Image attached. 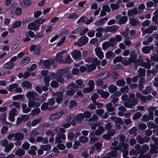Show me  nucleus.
Wrapping results in <instances>:
<instances>
[{"label":"nucleus","mask_w":158,"mask_h":158,"mask_svg":"<svg viewBox=\"0 0 158 158\" xmlns=\"http://www.w3.org/2000/svg\"><path fill=\"white\" fill-rule=\"evenodd\" d=\"M9 114L15 116L17 114L16 110L15 108H12L9 111Z\"/></svg>","instance_id":"63"},{"label":"nucleus","mask_w":158,"mask_h":158,"mask_svg":"<svg viewBox=\"0 0 158 158\" xmlns=\"http://www.w3.org/2000/svg\"><path fill=\"white\" fill-rule=\"evenodd\" d=\"M155 110V107H151L148 108V110L149 111V117L148 115H144L142 117V120L144 122H147L149 119H153L154 118L153 116V111Z\"/></svg>","instance_id":"8"},{"label":"nucleus","mask_w":158,"mask_h":158,"mask_svg":"<svg viewBox=\"0 0 158 158\" xmlns=\"http://www.w3.org/2000/svg\"><path fill=\"white\" fill-rule=\"evenodd\" d=\"M75 118L77 123H80L84 119L83 114L82 113L78 114L75 116Z\"/></svg>","instance_id":"27"},{"label":"nucleus","mask_w":158,"mask_h":158,"mask_svg":"<svg viewBox=\"0 0 158 158\" xmlns=\"http://www.w3.org/2000/svg\"><path fill=\"white\" fill-rule=\"evenodd\" d=\"M104 130L103 127L100 126L98 127V129L95 131V133L94 131L90 132L89 135L90 141L93 142L96 141L98 139L95 137V135H101L103 132Z\"/></svg>","instance_id":"3"},{"label":"nucleus","mask_w":158,"mask_h":158,"mask_svg":"<svg viewBox=\"0 0 158 158\" xmlns=\"http://www.w3.org/2000/svg\"><path fill=\"white\" fill-rule=\"evenodd\" d=\"M106 58L107 59H112L114 55L111 51H109L105 53Z\"/></svg>","instance_id":"44"},{"label":"nucleus","mask_w":158,"mask_h":158,"mask_svg":"<svg viewBox=\"0 0 158 158\" xmlns=\"http://www.w3.org/2000/svg\"><path fill=\"white\" fill-rule=\"evenodd\" d=\"M154 16L152 17L153 21H156L158 17V10H156L154 13Z\"/></svg>","instance_id":"64"},{"label":"nucleus","mask_w":158,"mask_h":158,"mask_svg":"<svg viewBox=\"0 0 158 158\" xmlns=\"http://www.w3.org/2000/svg\"><path fill=\"white\" fill-rule=\"evenodd\" d=\"M37 94L34 92L30 91L28 92L26 94V96L27 99L29 100H33L35 97V96H37Z\"/></svg>","instance_id":"17"},{"label":"nucleus","mask_w":158,"mask_h":158,"mask_svg":"<svg viewBox=\"0 0 158 158\" xmlns=\"http://www.w3.org/2000/svg\"><path fill=\"white\" fill-rule=\"evenodd\" d=\"M107 20L106 17L103 18L99 21L95 23L94 24L97 26H99L102 25L105 23Z\"/></svg>","instance_id":"23"},{"label":"nucleus","mask_w":158,"mask_h":158,"mask_svg":"<svg viewBox=\"0 0 158 158\" xmlns=\"http://www.w3.org/2000/svg\"><path fill=\"white\" fill-rule=\"evenodd\" d=\"M0 145L3 147H5L8 144V141L7 139H4L0 141Z\"/></svg>","instance_id":"60"},{"label":"nucleus","mask_w":158,"mask_h":158,"mask_svg":"<svg viewBox=\"0 0 158 158\" xmlns=\"http://www.w3.org/2000/svg\"><path fill=\"white\" fill-rule=\"evenodd\" d=\"M21 86L24 89H28L31 88L32 85L29 82L25 81L22 83Z\"/></svg>","instance_id":"18"},{"label":"nucleus","mask_w":158,"mask_h":158,"mask_svg":"<svg viewBox=\"0 0 158 158\" xmlns=\"http://www.w3.org/2000/svg\"><path fill=\"white\" fill-rule=\"evenodd\" d=\"M108 156L103 157L102 158H111V156L116 157L117 155V152L116 151H112L108 153Z\"/></svg>","instance_id":"32"},{"label":"nucleus","mask_w":158,"mask_h":158,"mask_svg":"<svg viewBox=\"0 0 158 158\" xmlns=\"http://www.w3.org/2000/svg\"><path fill=\"white\" fill-rule=\"evenodd\" d=\"M153 46H148L143 47L142 49V51L145 53H148L150 52L151 49H154Z\"/></svg>","instance_id":"26"},{"label":"nucleus","mask_w":158,"mask_h":158,"mask_svg":"<svg viewBox=\"0 0 158 158\" xmlns=\"http://www.w3.org/2000/svg\"><path fill=\"white\" fill-rule=\"evenodd\" d=\"M76 83L77 84L78 88H82L84 86V85L83 84V82L82 80L81 79H78L75 81Z\"/></svg>","instance_id":"34"},{"label":"nucleus","mask_w":158,"mask_h":158,"mask_svg":"<svg viewBox=\"0 0 158 158\" xmlns=\"http://www.w3.org/2000/svg\"><path fill=\"white\" fill-rule=\"evenodd\" d=\"M40 48L39 46H35V45H32L30 47V51H34V52L35 54H39L40 52Z\"/></svg>","instance_id":"16"},{"label":"nucleus","mask_w":158,"mask_h":158,"mask_svg":"<svg viewBox=\"0 0 158 158\" xmlns=\"http://www.w3.org/2000/svg\"><path fill=\"white\" fill-rule=\"evenodd\" d=\"M41 148L42 150L44 151H48L50 149L51 147L50 145L47 144L45 145H41Z\"/></svg>","instance_id":"55"},{"label":"nucleus","mask_w":158,"mask_h":158,"mask_svg":"<svg viewBox=\"0 0 158 158\" xmlns=\"http://www.w3.org/2000/svg\"><path fill=\"white\" fill-rule=\"evenodd\" d=\"M76 90L74 89H71L69 90H68L66 92V94L69 96H72L73 94L75 93Z\"/></svg>","instance_id":"58"},{"label":"nucleus","mask_w":158,"mask_h":158,"mask_svg":"<svg viewBox=\"0 0 158 158\" xmlns=\"http://www.w3.org/2000/svg\"><path fill=\"white\" fill-rule=\"evenodd\" d=\"M110 73H109L106 71H104L100 73L97 76L103 79L108 77L110 76Z\"/></svg>","instance_id":"24"},{"label":"nucleus","mask_w":158,"mask_h":158,"mask_svg":"<svg viewBox=\"0 0 158 158\" xmlns=\"http://www.w3.org/2000/svg\"><path fill=\"white\" fill-rule=\"evenodd\" d=\"M25 153V152L22 149L19 148L18 149L15 153V154L19 156H22Z\"/></svg>","instance_id":"57"},{"label":"nucleus","mask_w":158,"mask_h":158,"mask_svg":"<svg viewBox=\"0 0 158 158\" xmlns=\"http://www.w3.org/2000/svg\"><path fill=\"white\" fill-rule=\"evenodd\" d=\"M52 60H45L44 61V65L47 68H49L51 63H53Z\"/></svg>","instance_id":"41"},{"label":"nucleus","mask_w":158,"mask_h":158,"mask_svg":"<svg viewBox=\"0 0 158 158\" xmlns=\"http://www.w3.org/2000/svg\"><path fill=\"white\" fill-rule=\"evenodd\" d=\"M129 145L127 143H120L119 144L118 146L113 147V148L115 150H121V151H123V156L124 157L126 156L128 154V151L125 148H128Z\"/></svg>","instance_id":"5"},{"label":"nucleus","mask_w":158,"mask_h":158,"mask_svg":"<svg viewBox=\"0 0 158 158\" xmlns=\"http://www.w3.org/2000/svg\"><path fill=\"white\" fill-rule=\"evenodd\" d=\"M66 52L65 50H63L58 52L56 54V57L52 60L53 64H56L59 63H64L63 58L64 54Z\"/></svg>","instance_id":"4"},{"label":"nucleus","mask_w":158,"mask_h":158,"mask_svg":"<svg viewBox=\"0 0 158 158\" xmlns=\"http://www.w3.org/2000/svg\"><path fill=\"white\" fill-rule=\"evenodd\" d=\"M15 139H13V141L15 140H20L23 139L24 137V135L21 132H18L15 134Z\"/></svg>","instance_id":"25"},{"label":"nucleus","mask_w":158,"mask_h":158,"mask_svg":"<svg viewBox=\"0 0 158 158\" xmlns=\"http://www.w3.org/2000/svg\"><path fill=\"white\" fill-rule=\"evenodd\" d=\"M40 112V110L39 108H37L32 110L31 112V114L33 116L37 115Z\"/></svg>","instance_id":"54"},{"label":"nucleus","mask_w":158,"mask_h":158,"mask_svg":"<svg viewBox=\"0 0 158 158\" xmlns=\"http://www.w3.org/2000/svg\"><path fill=\"white\" fill-rule=\"evenodd\" d=\"M115 133V131L114 130H109L108 131L107 134L103 135V138L104 139L108 140L110 139V136H113Z\"/></svg>","instance_id":"20"},{"label":"nucleus","mask_w":158,"mask_h":158,"mask_svg":"<svg viewBox=\"0 0 158 158\" xmlns=\"http://www.w3.org/2000/svg\"><path fill=\"white\" fill-rule=\"evenodd\" d=\"M145 8V5L144 4L140 5L138 8H135L131 10L127 11L128 16H132L134 15H139L142 13Z\"/></svg>","instance_id":"2"},{"label":"nucleus","mask_w":158,"mask_h":158,"mask_svg":"<svg viewBox=\"0 0 158 158\" xmlns=\"http://www.w3.org/2000/svg\"><path fill=\"white\" fill-rule=\"evenodd\" d=\"M125 82L122 80H118L116 82L117 85L119 86H123L125 84Z\"/></svg>","instance_id":"61"},{"label":"nucleus","mask_w":158,"mask_h":158,"mask_svg":"<svg viewBox=\"0 0 158 158\" xmlns=\"http://www.w3.org/2000/svg\"><path fill=\"white\" fill-rule=\"evenodd\" d=\"M35 22V21L29 23L27 26V28L28 29L32 30L34 31H38L39 29L40 26L36 24Z\"/></svg>","instance_id":"12"},{"label":"nucleus","mask_w":158,"mask_h":158,"mask_svg":"<svg viewBox=\"0 0 158 158\" xmlns=\"http://www.w3.org/2000/svg\"><path fill=\"white\" fill-rule=\"evenodd\" d=\"M64 114V112L62 111L60 112L53 114H51L49 117L50 120L54 121L56 119H58L61 117Z\"/></svg>","instance_id":"11"},{"label":"nucleus","mask_w":158,"mask_h":158,"mask_svg":"<svg viewBox=\"0 0 158 158\" xmlns=\"http://www.w3.org/2000/svg\"><path fill=\"white\" fill-rule=\"evenodd\" d=\"M71 55L73 58L75 59H79L81 56L80 51L77 49L73 50L71 53Z\"/></svg>","instance_id":"15"},{"label":"nucleus","mask_w":158,"mask_h":158,"mask_svg":"<svg viewBox=\"0 0 158 158\" xmlns=\"http://www.w3.org/2000/svg\"><path fill=\"white\" fill-rule=\"evenodd\" d=\"M28 105L29 107H39L40 106V103H36L34 101H32L31 100H29Z\"/></svg>","instance_id":"31"},{"label":"nucleus","mask_w":158,"mask_h":158,"mask_svg":"<svg viewBox=\"0 0 158 158\" xmlns=\"http://www.w3.org/2000/svg\"><path fill=\"white\" fill-rule=\"evenodd\" d=\"M96 30L97 32L96 33V36L98 37H100L102 35V33L103 31V29L99 27L96 29Z\"/></svg>","instance_id":"48"},{"label":"nucleus","mask_w":158,"mask_h":158,"mask_svg":"<svg viewBox=\"0 0 158 158\" xmlns=\"http://www.w3.org/2000/svg\"><path fill=\"white\" fill-rule=\"evenodd\" d=\"M22 107L23 111L24 113H27L31 110V109L29 107H27V105L25 104H22Z\"/></svg>","instance_id":"46"},{"label":"nucleus","mask_w":158,"mask_h":158,"mask_svg":"<svg viewBox=\"0 0 158 158\" xmlns=\"http://www.w3.org/2000/svg\"><path fill=\"white\" fill-rule=\"evenodd\" d=\"M56 97V101L57 103H60L63 99L62 93L61 92H58L55 94Z\"/></svg>","instance_id":"22"},{"label":"nucleus","mask_w":158,"mask_h":158,"mask_svg":"<svg viewBox=\"0 0 158 158\" xmlns=\"http://www.w3.org/2000/svg\"><path fill=\"white\" fill-rule=\"evenodd\" d=\"M139 74L138 76L139 77H143L145 75L146 70L145 69L142 68H139L138 71Z\"/></svg>","instance_id":"45"},{"label":"nucleus","mask_w":158,"mask_h":158,"mask_svg":"<svg viewBox=\"0 0 158 158\" xmlns=\"http://www.w3.org/2000/svg\"><path fill=\"white\" fill-rule=\"evenodd\" d=\"M14 63L11 62H8L5 63L4 67L5 68L10 69H12L14 66Z\"/></svg>","instance_id":"40"},{"label":"nucleus","mask_w":158,"mask_h":158,"mask_svg":"<svg viewBox=\"0 0 158 158\" xmlns=\"http://www.w3.org/2000/svg\"><path fill=\"white\" fill-rule=\"evenodd\" d=\"M7 89L10 92L15 91L17 93H20L22 92V89L21 88L18 87L16 83H13L8 86L6 87Z\"/></svg>","instance_id":"7"},{"label":"nucleus","mask_w":158,"mask_h":158,"mask_svg":"<svg viewBox=\"0 0 158 158\" xmlns=\"http://www.w3.org/2000/svg\"><path fill=\"white\" fill-rule=\"evenodd\" d=\"M116 19H119V23L120 24H124L127 21L128 18L126 16H121L120 17V15H117L115 17Z\"/></svg>","instance_id":"19"},{"label":"nucleus","mask_w":158,"mask_h":158,"mask_svg":"<svg viewBox=\"0 0 158 158\" xmlns=\"http://www.w3.org/2000/svg\"><path fill=\"white\" fill-rule=\"evenodd\" d=\"M30 60V58L29 57H24L22 60L21 64L23 66L26 65L29 62Z\"/></svg>","instance_id":"37"},{"label":"nucleus","mask_w":158,"mask_h":158,"mask_svg":"<svg viewBox=\"0 0 158 158\" xmlns=\"http://www.w3.org/2000/svg\"><path fill=\"white\" fill-rule=\"evenodd\" d=\"M86 66L87 68V70L88 72H90L94 70L96 68V66L94 64H86Z\"/></svg>","instance_id":"43"},{"label":"nucleus","mask_w":158,"mask_h":158,"mask_svg":"<svg viewBox=\"0 0 158 158\" xmlns=\"http://www.w3.org/2000/svg\"><path fill=\"white\" fill-rule=\"evenodd\" d=\"M117 88L115 85H110L108 87V90L109 92L111 93L114 92L117 90Z\"/></svg>","instance_id":"35"},{"label":"nucleus","mask_w":158,"mask_h":158,"mask_svg":"<svg viewBox=\"0 0 158 158\" xmlns=\"http://www.w3.org/2000/svg\"><path fill=\"white\" fill-rule=\"evenodd\" d=\"M137 58V55L131 53H130V57L129 59H127L126 57L123 58L122 63L125 65H128L133 62H134L136 65H140L142 60L140 59L136 60Z\"/></svg>","instance_id":"1"},{"label":"nucleus","mask_w":158,"mask_h":158,"mask_svg":"<svg viewBox=\"0 0 158 158\" xmlns=\"http://www.w3.org/2000/svg\"><path fill=\"white\" fill-rule=\"evenodd\" d=\"M72 116L70 115H68L66 117V120L68 122V123H71L73 126H75L76 125V123L75 121L72 120Z\"/></svg>","instance_id":"33"},{"label":"nucleus","mask_w":158,"mask_h":158,"mask_svg":"<svg viewBox=\"0 0 158 158\" xmlns=\"http://www.w3.org/2000/svg\"><path fill=\"white\" fill-rule=\"evenodd\" d=\"M21 25V23L19 21L15 22L13 25V27L14 29H16L17 28L19 27Z\"/></svg>","instance_id":"62"},{"label":"nucleus","mask_w":158,"mask_h":158,"mask_svg":"<svg viewBox=\"0 0 158 158\" xmlns=\"http://www.w3.org/2000/svg\"><path fill=\"white\" fill-rule=\"evenodd\" d=\"M151 96H148L147 97L143 96L141 99L142 101L145 102L149 101L151 98Z\"/></svg>","instance_id":"52"},{"label":"nucleus","mask_w":158,"mask_h":158,"mask_svg":"<svg viewBox=\"0 0 158 158\" xmlns=\"http://www.w3.org/2000/svg\"><path fill=\"white\" fill-rule=\"evenodd\" d=\"M48 20V19L46 18H44L35 20V22L37 24H41L44 22H46Z\"/></svg>","instance_id":"36"},{"label":"nucleus","mask_w":158,"mask_h":158,"mask_svg":"<svg viewBox=\"0 0 158 158\" xmlns=\"http://www.w3.org/2000/svg\"><path fill=\"white\" fill-rule=\"evenodd\" d=\"M110 118L113 120H114V122L116 124H121L122 122V119L119 117L112 116L110 117Z\"/></svg>","instance_id":"30"},{"label":"nucleus","mask_w":158,"mask_h":158,"mask_svg":"<svg viewBox=\"0 0 158 158\" xmlns=\"http://www.w3.org/2000/svg\"><path fill=\"white\" fill-rule=\"evenodd\" d=\"M97 92L98 93L100 94L101 97L105 98H107L109 95L108 92H104L101 89H98Z\"/></svg>","instance_id":"21"},{"label":"nucleus","mask_w":158,"mask_h":158,"mask_svg":"<svg viewBox=\"0 0 158 158\" xmlns=\"http://www.w3.org/2000/svg\"><path fill=\"white\" fill-rule=\"evenodd\" d=\"M129 98L133 99L132 102L131 101H127L124 103V106L125 107L128 108H131L133 106L138 104V101L137 99L134 98L135 95L133 94H131L129 95Z\"/></svg>","instance_id":"6"},{"label":"nucleus","mask_w":158,"mask_h":158,"mask_svg":"<svg viewBox=\"0 0 158 158\" xmlns=\"http://www.w3.org/2000/svg\"><path fill=\"white\" fill-rule=\"evenodd\" d=\"M87 20V18L84 16H81L77 21V23L86 22Z\"/></svg>","instance_id":"50"},{"label":"nucleus","mask_w":158,"mask_h":158,"mask_svg":"<svg viewBox=\"0 0 158 158\" xmlns=\"http://www.w3.org/2000/svg\"><path fill=\"white\" fill-rule=\"evenodd\" d=\"M130 24L132 26H136L139 24V22L136 19L134 18L129 19Z\"/></svg>","instance_id":"38"},{"label":"nucleus","mask_w":158,"mask_h":158,"mask_svg":"<svg viewBox=\"0 0 158 158\" xmlns=\"http://www.w3.org/2000/svg\"><path fill=\"white\" fill-rule=\"evenodd\" d=\"M88 41V38L86 36H83L79 38L77 42L74 43V45L81 46L86 44Z\"/></svg>","instance_id":"9"},{"label":"nucleus","mask_w":158,"mask_h":158,"mask_svg":"<svg viewBox=\"0 0 158 158\" xmlns=\"http://www.w3.org/2000/svg\"><path fill=\"white\" fill-rule=\"evenodd\" d=\"M59 129L57 128H56L54 131L57 133V135L55 137V141L57 143H60L62 142V140L60 138L63 140L65 139L66 137L65 135L63 133L58 131Z\"/></svg>","instance_id":"10"},{"label":"nucleus","mask_w":158,"mask_h":158,"mask_svg":"<svg viewBox=\"0 0 158 158\" xmlns=\"http://www.w3.org/2000/svg\"><path fill=\"white\" fill-rule=\"evenodd\" d=\"M36 141L37 142H40L43 141V143L46 144L48 143V138H44L41 136H38L36 138Z\"/></svg>","instance_id":"28"},{"label":"nucleus","mask_w":158,"mask_h":158,"mask_svg":"<svg viewBox=\"0 0 158 158\" xmlns=\"http://www.w3.org/2000/svg\"><path fill=\"white\" fill-rule=\"evenodd\" d=\"M102 146V144L100 143H96L94 144L93 146L95 147V150H97L99 152L100 151V149L101 148Z\"/></svg>","instance_id":"53"},{"label":"nucleus","mask_w":158,"mask_h":158,"mask_svg":"<svg viewBox=\"0 0 158 158\" xmlns=\"http://www.w3.org/2000/svg\"><path fill=\"white\" fill-rule=\"evenodd\" d=\"M112 103H108L106 106L107 110L110 112H112L114 110V109L113 107H112Z\"/></svg>","instance_id":"51"},{"label":"nucleus","mask_w":158,"mask_h":158,"mask_svg":"<svg viewBox=\"0 0 158 158\" xmlns=\"http://www.w3.org/2000/svg\"><path fill=\"white\" fill-rule=\"evenodd\" d=\"M77 104V103L75 101L71 100L69 102V108L72 109L74 107L76 106Z\"/></svg>","instance_id":"49"},{"label":"nucleus","mask_w":158,"mask_h":158,"mask_svg":"<svg viewBox=\"0 0 158 158\" xmlns=\"http://www.w3.org/2000/svg\"><path fill=\"white\" fill-rule=\"evenodd\" d=\"M157 28L155 26H149L148 28L144 29L143 28H142L141 31H142L143 35H144L146 33L150 34L152 33L153 30H156Z\"/></svg>","instance_id":"14"},{"label":"nucleus","mask_w":158,"mask_h":158,"mask_svg":"<svg viewBox=\"0 0 158 158\" xmlns=\"http://www.w3.org/2000/svg\"><path fill=\"white\" fill-rule=\"evenodd\" d=\"M78 17V16L76 13H72L70 14L67 17V18L71 19H76Z\"/></svg>","instance_id":"42"},{"label":"nucleus","mask_w":158,"mask_h":158,"mask_svg":"<svg viewBox=\"0 0 158 158\" xmlns=\"http://www.w3.org/2000/svg\"><path fill=\"white\" fill-rule=\"evenodd\" d=\"M14 146V143H10L7 145L5 146V148L4 149V152H9L13 148Z\"/></svg>","instance_id":"29"},{"label":"nucleus","mask_w":158,"mask_h":158,"mask_svg":"<svg viewBox=\"0 0 158 158\" xmlns=\"http://www.w3.org/2000/svg\"><path fill=\"white\" fill-rule=\"evenodd\" d=\"M146 61L148 63L144 62L142 64L140 63V64H141V66H142L144 67L147 69H150V68L151 66L149 63L150 62V61L149 59H146ZM142 62H141V63Z\"/></svg>","instance_id":"39"},{"label":"nucleus","mask_w":158,"mask_h":158,"mask_svg":"<svg viewBox=\"0 0 158 158\" xmlns=\"http://www.w3.org/2000/svg\"><path fill=\"white\" fill-rule=\"evenodd\" d=\"M122 39V36L119 35H116L115 36L114 38H111V40L113 41V40H115V41L117 42L120 41Z\"/></svg>","instance_id":"59"},{"label":"nucleus","mask_w":158,"mask_h":158,"mask_svg":"<svg viewBox=\"0 0 158 158\" xmlns=\"http://www.w3.org/2000/svg\"><path fill=\"white\" fill-rule=\"evenodd\" d=\"M126 31L123 34V37L125 38V39L128 40L130 39V37L128 34V31L129 30L128 28H126Z\"/></svg>","instance_id":"56"},{"label":"nucleus","mask_w":158,"mask_h":158,"mask_svg":"<svg viewBox=\"0 0 158 158\" xmlns=\"http://www.w3.org/2000/svg\"><path fill=\"white\" fill-rule=\"evenodd\" d=\"M42 120L41 118H39L36 119H35L32 122V126L34 127L36 126L37 124L40 123Z\"/></svg>","instance_id":"47"},{"label":"nucleus","mask_w":158,"mask_h":158,"mask_svg":"<svg viewBox=\"0 0 158 158\" xmlns=\"http://www.w3.org/2000/svg\"><path fill=\"white\" fill-rule=\"evenodd\" d=\"M94 51L97 56L100 60L103 58V52L102 51L101 48L98 47H96L94 49Z\"/></svg>","instance_id":"13"}]
</instances>
